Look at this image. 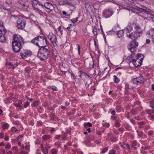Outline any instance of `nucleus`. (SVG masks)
<instances>
[{"label": "nucleus", "instance_id": "obj_1", "mask_svg": "<svg viewBox=\"0 0 154 154\" xmlns=\"http://www.w3.org/2000/svg\"><path fill=\"white\" fill-rule=\"evenodd\" d=\"M13 41L12 42V47L14 51L18 52L22 48L24 44V40L23 38L18 35H13Z\"/></svg>", "mask_w": 154, "mask_h": 154}, {"label": "nucleus", "instance_id": "obj_2", "mask_svg": "<svg viewBox=\"0 0 154 154\" xmlns=\"http://www.w3.org/2000/svg\"><path fill=\"white\" fill-rule=\"evenodd\" d=\"M31 42L40 48L47 46V39L45 35L43 34H40V35L38 36L31 40Z\"/></svg>", "mask_w": 154, "mask_h": 154}, {"label": "nucleus", "instance_id": "obj_3", "mask_svg": "<svg viewBox=\"0 0 154 154\" xmlns=\"http://www.w3.org/2000/svg\"><path fill=\"white\" fill-rule=\"evenodd\" d=\"M50 52L49 48L47 46L40 47L38 49L37 57L41 60H44L47 59Z\"/></svg>", "mask_w": 154, "mask_h": 154}, {"label": "nucleus", "instance_id": "obj_4", "mask_svg": "<svg viewBox=\"0 0 154 154\" xmlns=\"http://www.w3.org/2000/svg\"><path fill=\"white\" fill-rule=\"evenodd\" d=\"M134 53L131 54L127 58V60H129L130 63L131 62L136 67L140 66L141 65L142 62L138 59L134 57Z\"/></svg>", "mask_w": 154, "mask_h": 154}, {"label": "nucleus", "instance_id": "obj_5", "mask_svg": "<svg viewBox=\"0 0 154 154\" xmlns=\"http://www.w3.org/2000/svg\"><path fill=\"white\" fill-rule=\"evenodd\" d=\"M138 45V43L135 40H133L131 41L129 45L128 46V50L132 53H134L136 50V48Z\"/></svg>", "mask_w": 154, "mask_h": 154}, {"label": "nucleus", "instance_id": "obj_6", "mask_svg": "<svg viewBox=\"0 0 154 154\" xmlns=\"http://www.w3.org/2000/svg\"><path fill=\"white\" fill-rule=\"evenodd\" d=\"M17 27L19 29H23L25 26L26 20L23 18H19L17 21Z\"/></svg>", "mask_w": 154, "mask_h": 154}, {"label": "nucleus", "instance_id": "obj_7", "mask_svg": "<svg viewBox=\"0 0 154 154\" xmlns=\"http://www.w3.org/2000/svg\"><path fill=\"white\" fill-rule=\"evenodd\" d=\"M134 27L136 29L137 28L139 29L138 26H137L135 24L133 23L128 26L126 29V31L127 35L130 36V33L133 30V28Z\"/></svg>", "mask_w": 154, "mask_h": 154}, {"label": "nucleus", "instance_id": "obj_8", "mask_svg": "<svg viewBox=\"0 0 154 154\" xmlns=\"http://www.w3.org/2000/svg\"><path fill=\"white\" fill-rule=\"evenodd\" d=\"M32 54V52L28 50H24L22 51L20 53L22 58L24 59L30 57Z\"/></svg>", "mask_w": 154, "mask_h": 154}, {"label": "nucleus", "instance_id": "obj_9", "mask_svg": "<svg viewBox=\"0 0 154 154\" xmlns=\"http://www.w3.org/2000/svg\"><path fill=\"white\" fill-rule=\"evenodd\" d=\"M113 13V11L109 9L104 10L103 12V16L106 18H108L110 17Z\"/></svg>", "mask_w": 154, "mask_h": 154}, {"label": "nucleus", "instance_id": "obj_10", "mask_svg": "<svg viewBox=\"0 0 154 154\" xmlns=\"http://www.w3.org/2000/svg\"><path fill=\"white\" fill-rule=\"evenodd\" d=\"M48 38L50 40L53 45H57V38L56 35L52 32L49 33Z\"/></svg>", "mask_w": 154, "mask_h": 154}, {"label": "nucleus", "instance_id": "obj_11", "mask_svg": "<svg viewBox=\"0 0 154 154\" xmlns=\"http://www.w3.org/2000/svg\"><path fill=\"white\" fill-rule=\"evenodd\" d=\"M85 64L88 68H93L94 66V62L92 59H87L85 61Z\"/></svg>", "mask_w": 154, "mask_h": 154}, {"label": "nucleus", "instance_id": "obj_12", "mask_svg": "<svg viewBox=\"0 0 154 154\" xmlns=\"http://www.w3.org/2000/svg\"><path fill=\"white\" fill-rule=\"evenodd\" d=\"M44 6L45 8L46 11L49 12L52 11L54 9V6L48 2L45 3L44 4Z\"/></svg>", "mask_w": 154, "mask_h": 154}, {"label": "nucleus", "instance_id": "obj_13", "mask_svg": "<svg viewBox=\"0 0 154 154\" xmlns=\"http://www.w3.org/2000/svg\"><path fill=\"white\" fill-rule=\"evenodd\" d=\"M79 72L80 74L79 76L84 81L87 80L90 77L89 75L85 72L80 71Z\"/></svg>", "mask_w": 154, "mask_h": 154}, {"label": "nucleus", "instance_id": "obj_14", "mask_svg": "<svg viewBox=\"0 0 154 154\" xmlns=\"http://www.w3.org/2000/svg\"><path fill=\"white\" fill-rule=\"evenodd\" d=\"M127 36L129 38L131 39H137V38L140 36L139 34L137 32H131L130 33V36L127 35Z\"/></svg>", "mask_w": 154, "mask_h": 154}, {"label": "nucleus", "instance_id": "obj_15", "mask_svg": "<svg viewBox=\"0 0 154 154\" xmlns=\"http://www.w3.org/2000/svg\"><path fill=\"white\" fill-rule=\"evenodd\" d=\"M146 35L150 36L152 38V41L154 43V28H151L146 33Z\"/></svg>", "mask_w": 154, "mask_h": 154}, {"label": "nucleus", "instance_id": "obj_16", "mask_svg": "<svg viewBox=\"0 0 154 154\" xmlns=\"http://www.w3.org/2000/svg\"><path fill=\"white\" fill-rule=\"evenodd\" d=\"M5 66L6 68H8V69H14L15 67L13 65L12 63H10L8 62H7L6 63Z\"/></svg>", "mask_w": 154, "mask_h": 154}, {"label": "nucleus", "instance_id": "obj_17", "mask_svg": "<svg viewBox=\"0 0 154 154\" xmlns=\"http://www.w3.org/2000/svg\"><path fill=\"white\" fill-rule=\"evenodd\" d=\"M134 57L135 58H136V59H138L140 61H141L142 62L144 57L143 55L140 54H138L136 56L134 55Z\"/></svg>", "mask_w": 154, "mask_h": 154}, {"label": "nucleus", "instance_id": "obj_18", "mask_svg": "<svg viewBox=\"0 0 154 154\" xmlns=\"http://www.w3.org/2000/svg\"><path fill=\"white\" fill-rule=\"evenodd\" d=\"M51 138V136L49 135H43L42 137V139H43V140L45 141L49 140Z\"/></svg>", "mask_w": 154, "mask_h": 154}, {"label": "nucleus", "instance_id": "obj_19", "mask_svg": "<svg viewBox=\"0 0 154 154\" xmlns=\"http://www.w3.org/2000/svg\"><path fill=\"white\" fill-rule=\"evenodd\" d=\"M124 34V31L122 30L118 31L117 33V35L118 37L120 38L123 36Z\"/></svg>", "mask_w": 154, "mask_h": 154}, {"label": "nucleus", "instance_id": "obj_20", "mask_svg": "<svg viewBox=\"0 0 154 154\" xmlns=\"http://www.w3.org/2000/svg\"><path fill=\"white\" fill-rule=\"evenodd\" d=\"M6 40V38L5 36L2 34L0 36V42L4 43L5 42Z\"/></svg>", "mask_w": 154, "mask_h": 154}, {"label": "nucleus", "instance_id": "obj_21", "mask_svg": "<svg viewBox=\"0 0 154 154\" xmlns=\"http://www.w3.org/2000/svg\"><path fill=\"white\" fill-rule=\"evenodd\" d=\"M139 83L141 84L144 83V79L143 76H141L139 78H136Z\"/></svg>", "mask_w": 154, "mask_h": 154}, {"label": "nucleus", "instance_id": "obj_22", "mask_svg": "<svg viewBox=\"0 0 154 154\" xmlns=\"http://www.w3.org/2000/svg\"><path fill=\"white\" fill-rule=\"evenodd\" d=\"M120 120L119 119L116 120L115 122V125L116 127H119L121 126L120 124Z\"/></svg>", "mask_w": 154, "mask_h": 154}, {"label": "nucleus", "instance_id": "obj_23", "mask_svg": "<svg viewBox=\"0 0 154 154\" xmlns=\"http://www.w3.org/2000/svg\"><path fill=\"white\" fill-rule=\"evenodd\" d=\"M9 127V125L7 123H4L2 126V128L3 129H8V128Z\"/></svg>", "mask_w": 154, "mask_h": 154}, {"label": "nucleus", "instance_id": "obj_24", "mask_svg": "<svg viewBox=\"0 0 154 154\" xmlns=\"http://www.w3.org/2000/svg\"><path fill=\"white\" fill-rule=\"evenodd\" d=\"M27 1L31 2V4L33 6H35L37 4V2L35 0H27Z\"/></svg>", "mask_w": 154, "mask_h": 154}, {"label": "nucleus", "instance_id": "obj_25", "mask_svg": "<svg viewBox=\"0 0 154 154\" xmlns=\"http://www.w3.org/2000/svg\"><path fill=\"white\" fill-rule=\"evenodd\" d=\"M132 83L133 84L135 85H138L139 83L138 82V80H137V78H135L133 79Z\"/></svg>", "mask_w": 154, "mask_h": 154}, {"label": "nucleus", "instance_id": "obj_26", "mask_svg": "<svg viewBox=\"0 0 154 154\" xmlns=\"http://www.w3.org/2000/svg\"><path fill=\"white\" fill-rule=\"evenodd\" d=\"M39 104V101H38L35 100L33 102L32 106L34 107H37L38 105Z\"/></svg>", "mask_w": 154, "mask_h": 154}, {"label": "nucleus", "instance_id": "obj_27", "mask_svg": "<svg viewBox=\"0 0 154 154\" xmlns=\"http://www.w3.org/2000/svg\"><path fill=\"white\" fill-rule=\"evenodd\" d=\"M126 86L127 88L130 89H132L134 88V87L132 85L131 83L129 84H126Z\"/></svg>", "mask_w": 154, "mask_h": 154}, {"label": "nucleus", "instance_id": "obj_28", "mask_svg": "<svg viewBox=\"0 0 154 154\" xmlns=\"http://www.w3.org/2000/svg\"><path fill=\"white\" fill-rule=\"evenodd\" d=\"M50 151L51 154H57L58 151L57 149L53 148L51 149Z\"/></svg>", "mask_w": 154, "mask_h": 154}, {"label": "nucleus", "instance_id": "obj_29", "mask_svg": "<svg viewBox=\"0 0 154 154\" xmlns=\"http://www.w3.org/2000/svg\"><path fill=\"white\" fill-rule=\"evenodd\" d=\"M114 82L115 83H118L119 82V79L115 75L113 76Z\"/></svg>", "mask_w": 154, "mask_h": 154}, {"label": "nucleus", "instance_id": "obj_30", "mask_svg": "<svg viewBox=\"0 0 154 154\" xmlns=\"http://www.w3.org/2000/svg\"><path fill=\"white\" fill-rule=\"evenodd\" d=\"M93 32L94 35L96 36L97 35V29L96 27H94V28Z\"/></svg>", "mask_w": 154, "mask_h": 154}, {"label": "nucleus", "instance_id": "obj_31", "mask_svg": "<svg viewBox=\"0 0 154 154\" xmlns=\"http://www.w3.org/2000/svg\"><path fill=\"white\" fill-rule=\"evenodd\" d=\"M131 113L133 115H135L137 114V110L134 109H132L131 110Z\"/></svg>", "mask_w": 154, "mask_h": 154}, {"label": "nucleus", "instance_id": "obj_32", "mask_svg": "<svg viewBox=\"0 0 154 154\" xmlns=\"http://www.w3.org/2000/svg\"><path fill=\"white\" fill-rule=\"evenodd\" d=\"M85 8H86V9L87 11L89 8H91V6L88 3H85Z\"/></svg>", "mask_w": 154, "mask_h": 154}, {"label": "nucleus", "instance_id": "obj_33", "mask_svg": "<svg viewBox=\"0 0 154 154\" xmlns=\"http://www.w3.org/2000/svg\"><path fill=\"white\" fill-rule=\"evenodd\" d=\"M42 151L43 153L44 154H48V150H47L45 148H44L43 149H42Z\"/></svg>", "mask_w": 154, "mask_h": 154}, {"label": "nucleus", "instance_id": "obj_34", "mask_svg": "<svg viewBox=\"0 0 154 154\" xmlns=\"http://www.w3.org/2000/svg\"><path fill=\"white\" fill-rule=\"evenodd\" d=\"M50 88L55 91H57L58 90L57 88L54 86H50Z\"/></svg>", "mask_w": 154, "mask_h": 154}, {"label": "nucleus", "instance_id": "obj_35", "mask_svg": "<svg viewBox=\"0 0 154 154\" xmlns=\"http://www.w3.org/2000/svg\"><path fill=\"white\" fill-rule=\"evenodd\" d=\"M84 125L85 127L88 126L89 127H91L92 126V124L89 122L84 123Z\"/></svg>", "mask_w": 154, "mask_h": 154}, {"label": "nucleus", "instance_id": "obj_36", "mask_svg": "<svg viewBox=\"0 0 154 154\" xmlns=\"http://www.w3.org/2000/svg\"><path fill=\"white\" fill-rule=\"evenodd\" d=\"M103 127L107 128H108L110 126L109 124L106 122L103 123Z\"/></svg>", "mask_w": 154, "mask_h": 154}, {"label": "nucleus", "instance_id": "obj_37", "mask_svg": "<svg viewBox=\"0 0 154 154\" xmlns=\"http://www.w3.org/2000/svg\"><path fill=\"white\" fill-rule=\"evenodd\" d=\"M60 145V142L59 141L55 143V145L56 146L57 148L59 147Z\"/></svg>", "mask_w": 154, "mask_h": 154}, {"label": "nucleus", "instance_id": "obj_38", "mask_svg": "<svg viewBox=\"0 0 154 154\" xmlns=\"http://www.w3.org/2000/svg\"><path fill=\"white\" fill-rule=\"evenodd\" d=\"M116 153V151L114 149H111L110 150L109 152V154H115Z\"/></svg>", "mask_w": 154, "mask_h": 154}, {"label": "nucleus", "instance_id": "obj_39", "mask_svg": "<svg viewBox=\"0 0 154 154\" xmlns=\"http://www.w3.org/2000/svg\"><path fill=\"white\" fill-rule=\"evenodd\" d=\"M45 145L46 146L44 147L46 150L47 149L48 150L50 149L51 147V146L49 144H48L47 143H46L45 144Z\"/></svg>", "mask_w": 154, "mask_h": 154}, {"label": "nucleus", "instance_id": "obj_40", "mask_svg": "<svg viewBox=\"0 0 154 154\" xmlns=\"http://www.w3.org/2000/svg\"><path fill=\"white\" fill-rule=\"evenodd\" d=\"M78 18L76 17L72 19L71 20V21L72 22V23H75L78 21Z\"/></svg>", "mask_w": 154, "mask_h": 154}, {"label": "nucleus", "instance_id": "obj_41", "mask_svg": "<svg viewBox=\"0 0 154 154\" xmlns=\"http://www.w3.org/2000/svg\"><path fill=\"white\" fill-rule=\"evenodd\" d=\"M11 130V131L13 132V133H15L16 131H17V130L15 127H12Z\"/></svg>", "mask_w": 154, "mask_h": 154}, {"label": "nucleus", "instance_id": "obj_42", "mask_svg": "<svg viewBox=\"0 0 154 154\" xmlns=\"http://www.w3.org/2000/svg\"><path fill=\"white\" fill-rule=\"evenodd\" d=\"M137 145V142L135 141H133L132 143L131 144V146L132 147H134V146H136Z\"/></svg>", "mask_w": 154, "mask_h": 154}, {"label": "nucleus", "instance_id": "obj_43", "mask_svg": "<svg viewBox=\"0 0 154 154\" xmlns=\"http://www.w3.org/2000/svg\"><path fill=\"white\" fill-rule=\"evenodd\" d=\"M13 124L15 125H18L20 124V122L18 121H13Z\"/></svg>", "mask_w": 154, "mask_h": 154}, {"label": "nucleus", "instance_id": "obj_44", "mask_svg": "<svg viewBox=\"0 0 154 154\" xmlns=\"http://www.w3.org/2000/svg\"><path fill=\"white\" fill-rule=\"evenodd\" d=\"M125 129L127 130H129L130 128V126L128 124H125Z\"/></svg>", "mask_w": 154, "mask_h": 154}, {"label": "nucleus", "instance_id": "obj_45", "mask_svg": "<svg viewBox=\"0 0 154 154\" xmlns=\"http://www.w3.org/2000/svg\"><path fill=\"white\" fill-rule=\"evenodd\" d=\"M130 112H127L125 113V116L127 119H129L130 118Z\"/></svg>", "mask_w": 154, "mask_h": 154}, {"label": "nucleus", "instance_id": "obj_46", "mask_svg": "<svg viewBox=\"0 0 154 154\" xmlns=\"http://www.w3.org/2000/svg\"><path fill=\"white\" fill-rule=\"evenodd\" d=\"M11 146V145L9 143H8L5 146V148L7 149H10Z\"/></svg>", "mask_w": 154, "mask_h": 154}, {"label": "nucleus", "instance_id": "obj_47", "mask_svg": "<svg viewBox=\"0 0 154 154\" xmlns=\"http://www.w3.org/2000/svg\"><path fill=\"white\" fill-rule=\"evenodd\" d=\"M30 145H26L25 147V149L27 151H30Z\"/></svg>", "mask_w": 154, "mask_h": 154}, {"label": "nucleus", "instance_id": "obj_48", "mask_svg": "<svg viewBox=\"0 0 154 154\" xmlns=\"http://www.w3.org/2000/svg\"><path fill=\"white\" fill-rule=\"evenodd\" d=\"M148 117L151 120H154V115H149Z\"/></svg>", "mask_w": 154, "mask_h": 154}, {"label": "nucleus", "instance_id": "obj_49", "mask_svg": "<svg viewBox=\"0 0 154 154\" xmlns=\"http://www.w3.org/2000/svg\"><path fill=\"white\" fill-rule=\"evenodd\" d=\"M23 134L20 135L18 137H17V141H18L21 138L23 137Z\"/></svg>", "mask_w": 154, "mask_h": 154}, {"label": "nucleus", "instance_id": "obj_50", "mask_svg": "<svg viewBox=\"0 0 154 154\" xmlns=\"http://www.w3.org/2000/svg\"><path fill=\"white\" fill-rule=\"evenodd\" d=\"M108 149V148L107 147H106L101 151V152L102 153H105L107 151Z\"/></svg>", "mask_w": 154, "mask_h": 154}, {"label": "nucleus", "instance_id": "obj_51", "mask_svg": "<svg viewBox=\"0 0 154 154\" xmlns=\"http://www.w3.org/2000/svg\"><path fill=\"white\" fill-rule=\"evenodd\" d=\"M76 46L78 48V53L79 54V55L80 53V49L79 45L78 44H77Z\"/></svg>", "mask_w": 154, "mask_h": 154}, {"label": "nucleus", "instance_id": "obj_52", "mask_svg": "<svg viewBox=\"0 0 154 154\" xmlns=\"http://www.w3.org/2000/svg\"><path fill=\"white\" fill-rule=\"evenodd\" d=\"M146 14L147 15V18H151V16L150 14H149L147 12H145V15ZM146 15H145V16Z\"/></svg>", "mask_w": 154, "mask_h": 154}, {"label": "nucleus", "instance_id": "obj_53", "mask_svg": "<svg viewBox=\"0 0 154 154\" xmlns=\"http://www.w3.org/2000/svg\"><path fill=\"white\" fill-rule=\"evenodd\" d=\"M153 105H151V102L150 103V106L152 108L153 112H149V113H154V107L153 106Z\"/></svg>", "mask_w": 154, "mask_h": 154}, {"label": "nucleus", "instance_id": "obj_54", "mask_svg": "<svg viewBox=\"0 0 154 154\" xmlns=\"http://www.w3.org/2000/svg\"><path fill=\"white\" fill-rule=\"evenodd\" d=\"M29 103L28 101L25 102L24 104V106L25 108H26L29 105Z\"/></svg>", "mask_w": 154, "mask_h": 154}, {"label": "nucleus", "instance_id": "obj_55", "mask_svg": "<svg viewBox=\"0 0 154 154\" xmlns=\"http://www.w3.org/2000/svg\"><path fill=\"white\" fill-rule=\"evenodd\" d=\"M12 149L16 150L17 151H18V147L17 146H13L12 148Z\"/></svg>", "mask_w": 154, "mask_h": 154}, {"label": "nucleus", "instance_id": "obj_56", "mask_svg": "<svg viewBox=\"0 0 154 154\" xmlns=\"http://www.w3.org/2000/svg\"><path fill=\"white\" fill-rule=\"evenodd\" d=\"M130 122H131L133 125L136 124L135 121L134 120L132 119H131L130 120Z\"/></svg>", "mask_w": 154, "mask_h": 154}, {"label": "nucleus", "instance_id": "obj_57", "mask_svg": "<svg viewBox=\"0 0 154 154\" xmlns=\"http://www.w3.org/2000/svg\"><path fill=\"white\" fill-rule=\"evenodd\" d=\"M61 137V136L60 135H56L55 137V138L56 139H59Z\"/></svg>", "mask_w": 154, "mask_h": 154}, {"label": "nucleus", "instance_id": "obj_58", "mask_svg": "<svg viewBox=\"0 0 154 154\" xmlns=\"http://www.w3.org/2000/svg\"><path fill=\"white\" fill-rule=\"evenodd\" d=\"M13 105L16 107H20V106L18 103H14Z\"/></svg>", "mask_w": 154, "mask_h": 154}, {"label": "nucleus", "instance_id": "obj_59", "mask_svg": "<svg viewBox=\"0 0 154 154\" xmlns=\"http://www.w3.org/2000/svg\"><path fill=\"white\" fill-rule=\"evenodd\" d=\"M5 139L6 141H8L9 140V136H5Z\"/></svg>", "mask_w": 154, "mask_h": 154}, {"label": "nucleus", "instance_id": "obj_60", "mask_svg": "<svg viewBox=\"0 0 154 154\" xmlns=\"http://www.w3.org/2000/svg\"><path fill=\"white\" fill-rule=\"evenodd\" d=\"M153 133V132L152 131H149L148 133V134L149 136L152 135Z\"/></svg>", "mask_w": 154, "mask_h": 154}, {"label": "nucleus", "instance_id": "obj_61", "mask_svg": "<svg viewBox=\"0 0 154 154\" xmlns=\"http://www.w3.org/2000/svg\"><path fill=\"white\" fill-rule=\"evenodd\" d=\"M4 137V134L3 133H0V138H2Z\"/></svg>", "mask_w": 154, "mask_h": 154}, {"label": "nucleus", "instance_id": "obj_62", "mask_svg": "<svg viewBox=\"0 0 154 154\" xmlns=\"http://www.w3.org/2000/svg\"><path fill=\"white\" fill-rule=\"evenodd\" d=\"M116 117L115 116H111V119L112 120H114L116 119Z\"/></svg>", "mask_w": 154, "mask_h": 154}, {"label": "nucleus", "instance_id": "obj_63", "mask_svg": "<svg viewBox=\"0 0 154 154\" xmlns=\"http://www.w3.org/2000/svg\"><path fill=\"white\" fill-rule=\"evenodd\" d=\"M119 131L120 132H123L124 130V129L123 128H119L118 129Z\"/></svg>", "mask_w": 154, "mask_h": 154}, {"label": "nucleus", "instance_id": "obj_64", "mask_svg": "<svg viewBox=\"0 0 154 154\" xmlns=\"http://www.w3.org/2000/svg\"><path fill=\"white\" fill-rule=\"evenodd\" d=\"M20 154H28L26 153L25 151H22L20 152Z\"/></svg>", "mask_w": 154, "mask_h": 154}]
</instances>
